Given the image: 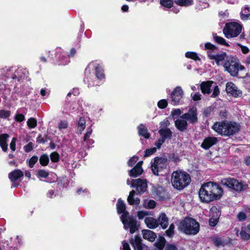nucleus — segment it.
<instances>
[{"label":"nucleus","instance_id":"obj_27","mask_svg":"<svg viewBox=\"0 0 250 250\" xmlns=\"http://www.w3.org/2000/svg\"><path fill=\"white\" fill-rule=\"evenodd\" d=\"M138 128L139 135L143 136L146 139H148L149 137V133L143 125H140Z\"/></svg>","mask_w":250,"mask_h":250},{"label":"nucleus","instance_id":"obj_31","mask_svg":"<svg viewBox=\"0 0 250 250\" xmlns=\"http://www.w3.org/2000/svg\"><path fill=\"white\" fill-rule=\"evenodd\" d=\"M161 138L165 140L167 138L170 137L171 135V132L169 129L164 128L161 129L159 131Z\"/></svg>","mask_w":250,"mask_h":250},{"label":"nucleus","instance_id":"obj_36","mask_svg":"<svg viewBox=\"0 0 250 250\" xmlns=\"http://www.w3.org/2000/svg\"><path fill=\"white\" fill-rule=\"evenodd\" d=\"M175 2L178 5L182 6H188L193 3L192 0H176Z\"/></svg>","mask_w":250,"mask_h":250},{"label":"nucleus","instance_id":"obj_4","mask_svg":"<svg viewBox=\"0 0 250 250\" xmlns=\"http://www.w3.org/2000/svg\"><path fill=\"white\" fill-rule=\"evenodd\" d=\"M178 229L186 234L195 235L199 231L200 225L194 219L188 217L179 222Z\"/></svg>","mask_w":250,"mask_h":250},{"label":"nucleus","instance_id":"obj_24","mask_svg":"<svg viewBox=\"0 0 250 250\" xmlns=\"http://www.w3.org/2000/svg\"><path fill=\"white\" fill-rule=\"evenodd\" d=\"M92 132V131L91 129L88 128L83 137V141L86 144L88 147H90V146L94 143V141L92 139H90Z\"/></svg>","mask_w":250,"mask_h":250},{"label":"nucleus","instance_id":"obj_20","mask_svg":"<svg viewBox=\"0 0 250 250\" xmlns=\"http://www.w3.org/2000/svg\"><path fill=\"white\" fill-rule=\"evenodd\" d=\"M142 234L144 239L151 242H153L156 237V235L154 232L148 229L143 230Z\"/></svg>","mask_w":250,"mask_h":250},{"label":"nucleus","instance_id":"obj_25","mask_svg":"<svg viewBox=\"0 0 250 250\" xmlns=\"http://www.w3.org/2000/svg\"><path fill=\"white\" fill-rule=\"evenodd\" d=\"M248 188V185L244 182H239L235 179V191H243Z\"/></svg>","mask_w":250,"mask_h":250},{"label":"nucleus","instance_id":"obj_60","mask_svg":"<svg viewBox=\"0 0 250 250\" xmlns=\"http://www.w3.org/2000/svg\"><path fill=\"white\" fill-rule=\"evenodd\" d=\"M218 219H216L215 218L210 217L209 220V225L211 227H214L216 226L217 223H218Z\"/></svg>","mask_w":250,"mask_h":250},{"label":"nucleus","instance_id":"obj_41","mask_svg":"<svg viewBox=\"0 0 250 250\" xmlns=\"http://www.w3.org/2000/svg\"><path fill=\"white\" fill-rule=\"evenodd\" d=\"M40 164L42 166H46L49 162V158L47 155H42L40 159Z\"/></svg>","mask_w":250,"mask_h":250},{"label":"nucleus","instance_id":"obj_39","mask_svg":"<svg viewBox=\"0 0 250 250\" xmlns=\"http://www.w3.org/2000/svg\"><path fill=\"white\" fill-rule=\"evenodd\" d=\"M166 240L164 237H161L158 242L155 243L156 247L159 250H162L165 245Z\"/></svg>","mask_w":250,"mask_h":250},{"label":"nucleus","instance_id":"obj_16","mask_svg":"<svg viewBox=\"0 0 250 250\" xmlns=\"http://www.w3.org/2000/svg\"><path fill=\"white\" fill-rule=\"evenodd\" d=\"M145 223L147 227L151 229H154L159 226L158 220L151 217H146L145 219Z\"/></svg>","mask_w":250,"mask_h":250},{"label":"nucleus","instance_id":"obj_53","mask_svg":"<svg viewBox=\"0 0 250 250\" xmlns=\"http://www.w3.org/2000/svg\"><path fill=\"white\" fill-rule=\"evenodd\" d=\"M33 144L31 142L29 143L27 145L23 147L24 150L26 152L31 151L33 148Z\"/></svg>","mask_w":250,"mask_h":250},{"label":"nucleus","instance_id":"obj_50","mask_svg":"<svg viewBox=\"0 0 250 250\" xmlns=\"http://www.w3.org/2000/svg\"><path fill=\"white\" fill-rule=\"evenodd\" d=\"M38 160V158L37 156H33L30 158V159L29 161V166L30 167H33L35 164V163H37V162Z\"/></svg>","mask_w":250,"mask_h":250},{"label":"nucleus","instance_id":"obj_13","mask_svg":"<svg viewBox=\"0 0 250 250\" xmlns=\"http://www.w3.org/2000/svg\"><path fill=\"white\" fill-rule=\"evenodd\" d=\"M223 33L226 38H233L234 36V23L232 22L226 24Z\"/></svg>","mask_w":250,"mask_h":250},{"label":"nucleus","instance_id":"obj_18","mask_svg":"<svg viewBox=\"0 0 250 250\" xmlns=\"http://www.w3.org/2000/svg\"><path fill=\"white\" fill-rule=\"evenodd\" d=\"M213 83V81H210L202 83L200 85L202 92L204 94L210 93V87Z\"/></svg>","mask_w":250,"mask_h":250},{"label":"nucleus","instance_id":"obj_56","mask_svg":"<svg viewBox=\"0 0 250 250\" xmlns=\"http://www.w3.org/2000/svg\"><path fill=\"white\" fill-rule=\"evenodd\" d=\"M201 95L199 92L191 94L192 99L195 101L200 100L201 99Z\"/></svg>","mask_w":250,"mask_h":250},{"label":"nucleus","instance_id":"obj_59","mask_svg":"<svg viewBox=\"0 0 250 250\" xmlns=\"http://www.w3.org/2000/svg\"><path fill=\"white\" fill-rule=\"evenodd\" d=\"M15 119L17 121V122H22L25 119V118H24V116L23 114H17L16 115L15 117Z\"/></svg>","mask_w":250,"mask_h":250},{"label":"nucleus","instance_id":"obj_34","mask_svg":"<svg viewBox=\"0 0 250 250\" xmlns=\"http://www.w3.org/2000/svg\"><path fill=\"white\" fill-rule=\"evenodd\" d=\"M141 240L140 237L137 236H135L133 239L131 241V244L132 247L136 249V248H140L141 247Z\"/></svg>","mask_w":250,"mask_h":250},{"label":"nucleus","instance_id":"obj_5","mask_svg":"<svg viewBox=\"0 0 250 250\" xmlns=\"http://www.w3.org/2000/svg\"><path fill=\"white\" fill-rule=\"evenodd\" d=\"M212 129L222 136H230L233 134L234 125L228 121L217 122L212 126Z\"/></svg>","mask_w":250,"mask_h":250},{"label":"nucleus","instance_id":"obj_1","mask_svg":"<svg viewBox=\"0 0 250 250\" xmlns=\"http://www.w3.org/2000/svg\"><path fill=\"white\" fill-rule=\"evenodd\" d=\"M223 194V190L220 186L213 182L204 183L201 187L198 195L200 200L204 203H209L220 199Z\"/></svg>","mask_w":250,"mask_h":250},{"label":"nucleus","instance_id":"obj_40","mask_svg":"<svg viewBox=\"0 0 250 250\" xmlns=\"http://www.w3.org/2000/svg\"><path fill=\"white\" fill-rule=\"evenodd\" d=\"M185 56L187 58L193 59L195 61L200 60L197 54L193 52H188L186 53Z\"/></svg>","mask_w":250,"mask_h":250},{"label":"nucleus","instance_id":"obj_17","mask_svg":"<svg viewBox=\"0 0 250 250\" xmlns=\"http://www.w3.org/2000/svg\"><path fill=\"white\" fill-rule=\"evenodd\" d=\"M23 176V172L20 169H16L14 171L9 173L8 177L10 180L14 182L17 180H18L20 178Z\"/></svg>","mask_w":250,"mask_h":250},{"label":"nucleus","instance_id":"obj_61","mask_svg":"<svg viewBox=\"0 0 250 250\" xmlns=\"http://www.w3.org/2000/svg\"><path fill=\"white\" fill-rule=\"evenodd\" d=\"M237 45L241 47V51L243 54H246L249 53L250 50L248 47L241 45L240 43H237Z\"/></svg>","mask_w":250,"mask_h":250},{"label":"nucleus","instance_id":"obj_46","mask_svg":"<svg viewBox=\"0 0 250 250\" xmlns=\"http://www.w3.org/2000/svg\"><path fill=\"white\" fill-rule=\"evenodd\" d=\"M10 115V112L8 110H0V118L5 119L9 117Z\"/></svg>","mask_w":250,"mask_h":250},{"label":"nucleus","instance_id":"obj_55","mask_svg":"<svg viewBox=\"0 0 250 250\" xmlns=\"http://www.w3.org/2000/svg\"><path fill=\"white\" fill-rule=\"evenodd\" d=\"M38 175L39 177L46 178L48 176V173L44 170H40L38 172Z\"/></svg>","mask_w":250,"mask_h":250},{"label":"nucleus","instance_id":"obj_32","mask_svg":"<svg viewBox=\"0 0 250 250\" xmlns=\"http://www.w3.org/2000/svg\"><path fill=\"white\" fill-rule=\"evenodd\" d=\"M213 38L214 41L218 44L222 45L229 46L228 43L226 42L225 40L223 37L217 36L216 34L213 35Z\"/></svg>","mask_w":250,"mask_h":250},{"label":"nucleus","instance_id":"obj_23","mask_svg":"<svg viewBox=\"0 0 250 250\" xmlns=\"http://www.w3.org/2000/svg\"><path fill=\"white\" fill-rule=\"evenodd\" d=\"M135 191L132 190L130 192L129 195L127 198V201L128 203L131 205H138L140 203V200L138 198H134Z\"/></svg>","mask_w":250,"mask_h":250},{"label":"nucleus","instance_id":"obj_21","mask_svg":"<svg viewBox=\"0 0 250 250\" xmlns=\"http://www.w3.org/2000/svg\"><path fill=\"white\" fill-rule=\"evenodd\" d=\"M235 77L239 78H246L247 73L243 72L242 74H239V71H244L245 70V67L244 65L239 64L238 62H235Z\"/></svg>","mask_w":250,"mask_h":250},{"label":"nucleus","instance_id":"obj_45","mask_svg":"<svg viewBox=\"0 0 250 250\" xmlns=\"http://www.w3.org/2000/svg\"><path fill=\"white\" fill-rule=\"evenodd\" d=\"M242 28V25L235 22V37L241 33Z\"/></svg>","mask_w":250,"mask_h":250},{"label":"nucleus","instance_id":"obj_9","mask_svg":"<svg viewBox=\"0 0 250 250\" xmlns=\"http://www.w3.org/2000/svg\"><path fill=\"white\" fill-rule=\"evenodd\" d=\"M131 186L135 188L139 193L144 192L147 188L146 181L145 179H137L133 180L131 182Z\"/></svg>","mask_w":250,"mask_h":250},{"label":"nucleus","instance_id":"obj_22","mask_svg":"<svg viewBox=\"0 0 250 250\" xmlns=\"http://www.w3.org/2000/svg\"><path fill=\"white\" fill-rule=\"evenodd\" d=\"M9 138L7 134H2L0 135V146L4 151L7 150V139Z\"/></svg>","mask_w":250,"mask_h":250},{"label":"nucleus","instance_id":"obj_64","mask_svg":"<svg viewBox=\"0 0 250 250\" xmlns=\"http://www.w3.org/2000/svg\"><path fill=\"white\" fill-rule=\"evenodd\" d=\"M214 244L215 246L219 247L222 244V241L220 238H215L213 240Z\"/></svg>","mask_w":250,"mask_h":250},{"label":"nucleus","instance_id":"obj_42","mask_svg":"<svg viewBox=\"0 0 250 250\" xmlns=\"http://www.w3.org/2000/svg\"><path fill=\"white\" fill-rule=\"evenodd\" d=\"M27 124L29 128H33L37 126V121L34 118H31L28 120Z\"/></svg>","mask_w":250,"mask_h":250},{"label":"nucleus","instance_id":"obj_14","mask_svg":"<svg viewBox=\"0 0 250 250\" xmlns=\"http://www.w3.org/2000/svg\"><path fill=\"white\" fill-rule=\"evenodd\" d=\"M142 164V161L138 162L136 166L129 171L130 176L136 177L140 175L143 172Z\"/></svg>","mask_w":250,"mask_h":250},{"label":"nucleus","instance_id":"obj_43","mask_svg":"<svg viewBox=\"0 0 250 250\" xmlns=\"http://www.w3.org/2000/svg\"><path fill=\"white\" fill-rule=\"evenodd\" d=\"M174 228H175L174 225L173 224H171L170 225L168 229L166 231V234L167 236L168 237H171L174 234Z\"/></svg>","mask_w":250,"mask_h":250},{"label":"nucleus","instance_id":"obj_54","mask_svg":"<svg viewBox=\"0 0 250 250\" xmlns=\"http://www.w3.org/2000/svg\"><path fill=\"white\" fill-rule=\"evenodd\" d=\"M247 215L244 212H240L237 215V218L240 221H243L246 219Z\"/></svg>","mask_w":250,"mask_h":250},{"label":"nucleus","instance_id":"obj_3","mask_svg":"<svg viewBox=\"0 0 250 250\" xmlns=\"http://www.w3.org/2000/svg\"><path fill=\"white\" fill-rule=\"evenodd\" d=\"M117 209L118 213H123L121 219L125 229H129V231L131 233L135 232L138 229L137 222L135 219L128 216V213L125 211V205L124 202L120 199L118 201Z\"/></svg>","mask_w":250,"mask_h":250},{"label":"nucleus","instance_id":"obj_37","mask_svg":"<svg viewBox=\"0 0 250 250\" xmlns=\"http://www.w3.org/2000/svg\"><path fill=\"white\" fill-rule=\"evenodd\" d=\"M240 236L243 241H248L250 240V234L247 233L245 229L242 228L240 232Z\"/></svg>","mask_w":250,"mask_h":250},{"label":"nucleus","instance_id":"obj_38","mask_svg":"<svg viewBox=\"0 0 250 250\" xmlns=\"http://www.w3.org/2000/svg\"><path fill=\"white\" fill-rule=\"evenodd\" d=\"M68 127V123L66 121L61 120L58 124V128L60 131L66 129Z\"/></svg>","mask_w":250,"mask_h":250},{"label":"nucleus","instance_id":"obj_35","mask_svg":"<svg viewBox=\"0 0 250 250\" xmlns=\"http://www.w3.org/2000/svg\"><path fill=\"white\" fill-rule=\"evenodd\" d=\"M86 121L84 118H80L78 123V130L81 133L85 128Z\"/></svg>","mask_w":250,"mask_h":250},{"label":"nucleus","instance_id":"obj_2","mask_svg":"<svg viewBox=\"0 0 250 250\" xmlns=\"http://www.w3.org/2000/svg\"><path fill=\"white\" fill-rule=\"evenodd\" d=\"M170 181L175 189L181 190L189 185L191 178L187 172L179 169L171 173Z\"/></svg>","mask_w":250,"mask_h":250},{"label":"nucleus","instance_id":"obj_51","mask_svg":"<svg viewBox=\"0 0 250 250\" xmlns=\"http://www.w3.org/2000/svg\"><path fill=\"white\" fill-rule=\"evenodd\" d=\"M148 215H149V212L146 211H139L137 213V216L139 219H143Z\"/></svg>","mask_w":250,"mask_h":250},{"label":"nucleus","instance_id":"obj_10","mask_svg":"<svg viewBox=\"0 0 250 250\" xmlns=\"http://www.w3.org/2000/svg\"><path fill=\"white\" fill-rule=\"evenodd\" d=\"M91 69H95L96 76L98 79H101L104 77L102 68L98 62H91L86 68L85 71L87 72Z\"/></svg>","mask_w":250,"mask_h":250},{"label":"nucleus","instance_id":"obj_8","mask_svg":"<svg viewBox=\"0 0 250 250\" xmlns=\"http://www.w3.org/2000/svg\"><path fill=\"white\" fill-rule=\"evenodd\" d=\"M183 95L184 92L182 88L180 86L176 87L171 94V104L173 105L179 104Z\"/></svg>","mask_w":250,"mask_h":250},{"label":"nucleus","instance_id":"obj_7","mask_svg":"<svg viewBox=\"0 0 250 250\" xmlns=\"http://www.w3.org/2000/svg\"><path fill=\"white\" fill-rule=\"evenodd\" d=\"M167 160L164 158H155L151 165V169L154 174L159 175V172L167 166Z\"/></svg>","mask_w":250,"mask_h":250},{"label":"nucleus","instance_id":"obj_48","mask_svg":"<svg viewBox=\"0 0 250 250\" xmlns=\"http://www.w3.org/2000/svg\"><path fill=\"white\" fill-rule=\"evenodd\" d=\"M144 206L146 208H153L156 206V202L154 200H149Z\"/></svg>","mask_w":250,"mask_h":250},{"label":"nucleus","instance_id":"obj_47","mask_svg":"<svg viewBox=\"0 0 250 250\" xmlns=\"http://www.w3.org/2000/svg\"><path fill=\"white\" fill-rule=\"evenodd\" d=\"M50 159L53 162H57L59 160V155L57 152H54L51 154Z\"/></svg>","mask_w":250,"mask_h":250},{"label":"nucleus","instance_id":"obj_52","mask_svg":"<svg viewBox=\"0 0 250 250\" xmlns=\"http://www.w3.org/2000/svg\"><path fill=\"white\" fill-rule=\"evenodd\" d=\"M167 105V102L166 100H161L158 103V106L160 108H165Z\"/></svg>","mask_w":250,"mask_h":250},{"label":"nucleus","instance_id":"obj_49","mask_svg":"<svg viewBox=\"0 0 250 250\" xmlns=\"http://www.w3.org/2000/svg\"><path fill=\"white\" fill-rule=\"evenodd\" d=\"M156 147H153L149 149H147L146 150L145 154L144 156L145 157H148L150 156L151 155L153 154L156 151Z\"/></svg>","mask_w":250,"mask_h":250},{"label":"nucleus","instance_id":"obj_58","mask_svg":"<svg viewBox=\"0 0 250 250\" xmlns=\"http://www.w3.org/2000/svg\"><path fill=\"white\" fill-rule=\"evenodd\" d=\"M17 139L16 138H13L10 144V147L12 151H14L16 150V142Z\"/></svg>","mask_w":250,"mask_h":250},{"label":"nucleus","instance_id":"obj_57","mask_svg":"<svg viewBox=\"0 0 250 250\" xmlns=\"http://www.w3.org/2000/svg\"><path fill=\"white\" fill-rule=\"evenodd\" d=\"M138 160V157L133 156L128 162V165L132 167Z\"/></svg>","mask_w":250,"mask_h":250},{"label":"nucleus","instance_id":"obj_15","mask_svg":"<svg viewBox=\"0 0 250 250\" xmlns=\"http://www.w3.org/2000/svg\"><path fill=\"white\" fill-rule=\"evenodd\" d=\"M176 127L180 131H184L187 128V122L183 115L175 122Z\"/></svg>","mask_w":250,"mask_h":250},{"label":"nucleus","instance_id":"obj_29","mask_svg":"<svg viewBox=\"0 0 250 250\" xmlns=\"http://www.w3.org/2000/svg\"><path fill=\"white\" fill-rule=\"evenodd\" d=\"M222 184L227 187L233 189L234 187V181L232 178H225L222 180Z\"/></svg>","mask_w":250,"mask_h":250},{"label":"nucleus","instance_id":"obj_30","mask_svg":"<svg viewBox=\"0 0 250 250\" xmlns=\"http://www.w3.org/2000/svg\"><path fill=\"white\" fill-rule=\"evenodd\" d=\"M209 215L210 217H213L219 219L220 216V212L215 206H213L210 209Z\"/></svg>","mask_w":250,"mask_h":250},{"label":"nucleus","instance_id":"obj_6","mask_svg":"<svg viewBox=\"0 0 250 250\" xmlns=\"http://www.w3.org/2000/svg\"><path fill=\"white\" fill-rule=\"evenodd\" d=\"M205 48L206 49L208 50V58L211 60H214L218 65L226 58V53L225 52L218 54L216 53L217 48L210 43H206L205 45Z\"/></svg>","mask_w":250,"mask_h":250},{"label":"nucleus","instance_id":"obj_26","mask_svg":"<svg viewBox=\"0 0 250 250\" xmlns=\"http://www.w3.org/2000/svg\"><path fill=\"white\" fill-rule=\"evenodd\" d=\"M226 71L229 72L231 76L234 75V63L233 61L230 62L229 61H226L224 65Z\"/></svg>","mask_w":250,"mask_h":250},{"label":"nucleus","instance_id":"obj_63","mask_svg":"<svg viewBox=\"0 0 250 250\" xmlns=\"http://www.w3.org/2000/svg\"><path fill=\"white\" fill-rule=\"evenodd\" d=\"M165 141V140L164 139L161 138L155 143V145L158 148H159Z\"/></svg>","mask_w":250,"mask_h":250},{"label":"nucleus","instance_id":"obj_19","mask_svg":"<svg viewBox=\"0 0 250 250\" xmlns=\"http://www.w3.org/2000/svg\"><path fill=\"white\" fill-rule=\"evenodd\" d=\"M158 221L159 225H160L164 229L167 228L168 225V219L164 213H161L158 217Z\"/></svg>","mask_w":250,"mask_h":250},{"label":"nucleus","instance_id":"obj_28","mask_svg":"<svg viewBox=\"0 0 250 250\" xmlns=\"http://www.w3.org/2000/svg\"><path fill=\"white\" fill-rule=\"evenodd\" d=\"M250 11V8L246 5L242 8V11L240 12V17L242 20H247L250 15L249 13Z\"/></svg>","mask_w":250,"mask_h":250},{"label":"nucleus","instance_id":"obj_33","mask_svg":"<svg viewBox=\"0 0 250 250\" xmlns=\"http://www.w3.org/2000/svg\"><path fill=\"white\" fill-rule=\"evenodd\" d=\"M226 90L228 94L233 96L234 94V84L231 82L228 83L226 84Z\"/></svg>","mask_w":250,"mask_h":250},{"label":"nucleus","instance_id":"obj_11","mask_svg":"<svg viewBox=\"0 0 250 250\" xmlns=\"http://www.w3.org/2000/svg\"><path fill=\"white\" fill-rule=\"evenodd\" d=\"M183 117L189 123L193 124L197 122V109L196 107L191 108L187 113L183 114Z\"/></svg>","mask_w":250,"mask_h":250},{"label":"nucleus","instance_id":"obj_62","mask_svg":"<svg viewBox=\"0 0 250 250\" xmlns=\"http://www.w3.org/2000/svg\"><path fill=\"white\" fill-rule=\"evenodd\" d=\"M219 93H220V91H219L218 86L216 85L213 88V92H212L211 96L212 97L215 98L219 95Z\"/></svg>","mask_w":250,"mask_h":250},{"label":"nucleus","instance_id":"obj_44","mask_svg":"<svg viewBox=\"0 0 250 250\" xmlns=\"http://www.w3.org/2000/svg\"><path fill=\"white\" fill-rule=\"evenodd\" d=\"M161 4L166 7H171L173 4V0H161L160 1Z\"/></svg>","mask_w":250,"mask_h":250},{"label":"nucleus","instance_id":"obj_12","mask_svg":"<svg viewBox=\"0 0 250 250\" xmlns=\"http://www.w3.org/2000/svg\"><path fill=\"white\" fill-rule=\"evenodd\" d=\"M218 139L215 137H208L206 138L201 145V147L205 149H208L216 144Z\"/></svg>","mask_w":250,"mask_h":250}]
</instances>
